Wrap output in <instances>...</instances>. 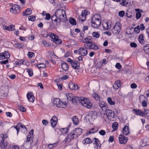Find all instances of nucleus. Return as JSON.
I'll return each instance as SVG.
<instances>
[{
  "instance_id": "obj_5",
  "label": "nucleus",
  "mask_w": 149,
  "mask_h": 149,
  "mask_svg": "<svg viewBox=\"0 0 149 149\" xmlns=\"http://www.w3.org/2000/svg\"><path fill=\"white\" fill-rule=\"evenodd\" d=\"M120 26L121 25L119 23H116L113 28L111 29L112 32L114 34H118L121 30Z\"/></svg>"
},
{
  "instance_id": "obj_33",
  "label": "nucleus",
  "mask_w": 149,
  "mask_h": 149,
  "mask_svg": "<svg viewBox=\"0 0 149 149\" xmlns=\"http://www.w3.org/2000/svg\"><path fill=\"white\" fill-rule=\"evenodd\" d=\"M7 137V135L6 134H1L0 135V141L4 140Z\"/></svg>"
},
{
  "instance_id": "obj_37",
  "label": "nucleus",
  "mask_w": 149,
  "mask_h": 149,
  "mask_svg": "<svg viewBox=\"0 0 149 149\" xmlns=\"http://www.w3.org/2000/svg\"><path fill=\"white\" fill-rule=\"evenodd\" d=\"M144 116H143L147 118H149V110L148 109L145 110L144 112Z\"/></svg>"
},
{
  "instance_id": "obj_30",
  "label": "nucleus",
  "mask_w": 149,
  "mask_h": 149,
  "mask_svg": "<svg viewBox=\"0 0 149 149\" xmlns=\"http://www.w3.org/2000/svg\"><path fill=\"white\" fill-rule=\"evenodd\" d=\"M139 40L141 44H144L145 41L143 39V35L141 34L139 36Z\"/></svg>"
},
{
  "instance_id": "obj_52",
  "label": "nucleus",
  "mask_w": 149,
  "mask_h": 149,
  "mask_svg": "<svg viewBox=\"0 0 149 149\" xmlns=\"http://www.w3.org/2000/svg\"><path fill=\"white\" fill-rule=\"evenodd\" d=\"M134 31L135 32L137 33H139L140 31V27L139 26H138L134 29Z\"/></svg>"
},
{
  "instance_id": "obj_62",
  "label": "nucleus",
  "mask_w": 149,
  "mask_h": 149,
  "mask_svg": "<svg viewBox=\"0 0 149 149\" xmlns=\"http://www.w3.org/2000/svg\"><path fill=\"white\" fill-rule=\"evenodd\" d=\"M99 133L102 135H104L106 134V132L104 130H102L99 131Z\"/></svg>"
},
{
  "instance_id": "obj_53",
  "label": "nucleus",
  "mask_w": 149,
  "mask_h": 149,
  "mask_svg": "<svg viewBox=\"0 0 149 149\" xmlns=\"http://www.w3.org/2000/svg\"><path fill=\"white\" fill-rule=\"evenodd\" d=\"M27 71L30 76H31L33 75V71L31 70L30 69H28Z\"/></svg>"
},
{
  "instance_id": "obj_60",
  "label": "nucleus",
  "mask_w": 149,
  "mask_h": 149,
  "mask_svg": "<svg viewBox=\"0 0 149 149\" xmlns=\"http://www.w3.org/2000/svg\"><path fill=\"white\" fill-rule=\"evenodd\" d=\"M132 88H135L137 87V85L134 83L132 84L130 86Z\"/></svg>"
},
{
  "instance_id": "obj_18",
  "label": "nucleus",
  "mask_w": 149,
  "mask_h": 149,
  "mask_svg": "<svg viewBox=\"0 0 149 149\" xmlns=\"http://www.w3.org/2000/svg\"><path fill=\"white\" fill-rule=\"evenodd\" d=\"M69 87L72 90H76L78 89V87L76 85H75L73 82H70L69 84Z\"/></svg>"
},
{
  "instance_id": "obj_22",
  "label": "nucleus",
  "mask_w": 149,
  "mask_h": 149,
  "mask_svg": "<svg viewBox=\"0 0 149 149\" xmlns=\"http://www.w3.org/2000/svg\"><path fill=\"white\" fill-rule=\"evenodd\" d=\"M120 86V81L118 80L113 84V88L114 89H117Z\"/></svg>"
},
{
  "instance_id": "obj_31",
  "label": "nucleus",
  "mask_w": 149,
  "mask_h": 149,
  "mask_svg": "<svg viewBox=\"0 0 149 149\" xmlns=\"http://www.w3.org/2000/svg\"><path fill=\"white\" fill-rule=\"evenodd\" d=\"M66 96L68 101H71L73 98V95L71 93H67L66 94Z\"/></svg>"
},
{
  "instance_id": "obj_51",
  "label": "nucleus",
  "mask_w": 149,
  "mask_h": 149,
  "mask_svg": "<svg viewBox=\"0 0 149 149\" xmlns=\"http://www.w3.org/2000/svg\"><path fill=\"white\" fill-rule=\"evenodd\" d=\"M15 29V26L13 25H11L8 26V30L10 31H13Z\"/></svg>"
},
{
  "instance_id": "obj_38",
  "label": "nucleus",
  "mask_w": 149,
  "mask_h": 149,
  "mask_svg": "<svg viewBox=\"0 0 149 149\" xmlns=\"http://www.w3.org/2000/svg\"><path fill=\"white\" fill-rule=\"evenodd\" d=\"M60 131L63 134H66L68 133V129L67 128H61L60 129Z\"/></svg>"
},
{
  "instance_id": "obj_36",
  "label": "nucleus",
  "mask_w": 149,
  "mask_h": 149,
  "mask_svg": "<svg viewBox=\"0 0 149 149\" xmlns=\"http://www.w3.org/2000/svg\"><path fill=\"white\" fill-rule=\"evenodd\" d=\"M118 126V123L116 122H114L112 125V128L114 130H116L117 129Z\"/></svg>"
},
{
  "instance_id": "obj_54",
  "label": "nucleus",
  "mask_w": 149,
  "mask_h": 149,
  "mask_svg": "<svg viewBox=\"0 0 149 149\" xmlns=\"http://www.w3.org/2000/svg\"><path fill=\"white\" fill-rule=\"evenodd\" d=\"M18 125L19 126V127H21L23 129H25L26 131H27V129L26 126L23 125H22L21 123H18Z\"/></svg>"
},
{
  "instance_id": "obj_7",
  "label": "nucleus",
  "mask_w": 149,
  "mask_h": 149,
  "mask_svg": "<svg viewBox=\"0 0 149 149\" xmlns=\"http://www.w3.org/2000/svg\"><path fill=\"white\" fill-rule=\"evenodd\" d=\"M51 38L53 39L52 41L57 44H61L62 42V40L58 38V37L54 33H51L49 35Z\"/></svg>"
},
{
  "instance_id": "obj_4",
  "label": "nucleus",
  "mask_w": 149,
  "mask_h": 149,
  "mask_svg": "<svg viewBox=\"0 0 149 149\" xmlns=\"http://www.w3.org/2000/svg\"><path fill=\"white\" fill-rule=\"evenodd\" d=\"M53 103L58 107L65 108L66 106V103H63L60 100L59 98H56L54 100Z\"/></svg>"
},
{
  "instance_id": "obj_35",
  "label": "nucleus",
  "mask_w": 149,
  "mask_h": 149,
  "mask_svg": "<svg viewBox=\"0 0 149 149\" xmlns=\"http://www.w3.org/2000/svg\"><path fill=\"white\" fill-rule=\"evenodd\" d=\"M69 22L71 24L74 25L76 24V22L75 19L71 18L69 20Z\"/></svg>"
},
{
  "instance_id": "obj_28",
  "label": "nucleus",
  "mask_w": 149,
  "mask_h": 149,
  "mask_svg": "<svg viewBox=\"0 0 149 149\" xmlns=\"http://www.w3.org/2000/svg\"><path fill=\"white\" fill-rule=\"evenodd\" d=\"M98 47L95 44V43L94 42H93V43H91L90 45V49H94V50H97L98 49Z\"/></svg>"
},
{
  "instance_id": "obj_57",
  "label": "nucleus",
  "mask_w": 149,
  "mask_h": 149,
  "mask_svg": "<svg viewBox=\"0 0 149 149\" xmlns=\"http://www.w3.org/2000/svg\"><path fill=\"white\" fill-rule=\"evenodd\" d=\"M95 144L96 145V146H95V148L96 149H97L99 148H100L101 144H100V143H96V144Z\"/></svg>"
},
{
  "instance_id": "obj_11",
  "label": "nucleus",
  "mask_w": 149,
  "mask_h": 149,
  "mask_svg": "<svg viewBox=\"0 0 149 149\" xmlns=\"http://www.w3.org/2000/svg\"><path fill=\"white\" fill-rule=\"evenodd\" d=\"M119 139L120 143L122 144L126 143L128 140L127 137L124 136L122 134L119 135Z\"/></svg>"
},
{
  "instance_id": "obj_41",
  "label": "nucleus",
  "mask_w": 149,
  "mask_h": 149,
  "mask_svg": "<svg viewBox=\"0 0 149 149\" xmlns=\"http://www.w3.org/2000/svg\"><path fill=\"white\" fill-rule=\"evenodd\" d=\"M2 53L4 58H8L10 57V55L8 52H5Z\"/></svg>"
},
{
  "instance_id": "obj_34",
  "label": "nucleus",
  "mask_w": 149,
  "mask_h": 149,
  "mask_svg": "<svg viewBox=\"0 0 149 149\" xmlns=\"http://www.w3.org/2000/svg\"><path fill=\"white\" fill-rule=\"evenodd\" d=\"M136 10L137 12L136 13V18L137 19H139L141 16V14L140 13L139 11L140 10L139 9H136Z\"/></svg>"
},
{
  "instance_id": "obj_23",
  "label": "nucleus",
  "mask_w": 149,
  "mask_h": 149,
  "mask_svg": "<svg viewBox=\"0 0 149 149\" xmlns=\"http://www.w3.org/2000/svg\"><path fill=\"white\" fill-rule=\"evenodd\" d=\"M142 146H144L149 145V139L146 137L144 138L143 140V143L141 144Z\"/></svg>"
},
{
  "instance_id": "obj_55",
  "label": "nucleus",
  "mask_w": 149,
  "mask_h": 149,
  "mask_svg": "<svg viewBox=\"0 0 149 149\" xmlns=\"http://www.w3.org/2000/svg\"><path fill=\"white\" fill-rule=\"evenodd\" d=\"M125 12L123 11H121L118 12V15L120 17H123L124 15Z\"/></svg>"
},
{
  "instance_id": "obj_27",
  "label": "nucleus",
  "mask_w": 149,
  "mask_h": 149,
  "mask_svg": "<svg viewBox=\"0 0 149 149\" xmlns=\"http://www.w3.org/2000/svg\"><path fill=\"white\" fill-rule=\"evenodd\" d=\"M92 142V141L89 138H86L83 141V144H90Z\"/></svg>"
},
{
  "instance_id": "obj_43",
  "label": "nucleus",
  "mask_w": 149,
  "mask_h": 149,
  "mask_svg": "<svg viewBox=\"0 0 149 149\" xmlns=\"http://www.w3.org/2000/svg\"><path fill=\"white\" fill-rule=\"evenodd\" d=\"M24 60L22 59H20L18 61H16L15 64L16 65H20L22 64H24Z\"/></svg>"
},
{
  "instance_id": "obj_15",
  "label": "nucleus",
  "mask_w": 149,
  "mask_h": 149,
  "mask_svg": "<svg viewBox=\"0 0 149 149\" xmlns=\"http://www.w3.org/2000/svg\"><path fill=\"white\" fill-rule=\"evenodd\" d=\"M58 119L55 116H53L50 120L51 124L52 127H55L57 122Z\"/></svg>"
},
{
  "instance_id": "obj_29",
  "label": "nucleus",
  "mask_w": 149,
  "mask_h": 149,
  "mask_svg": "<svg viewBox=\"0 0 149 149\" xmlns=\"http://www.w3.org/2000/svg\"><path fill=\"white\" fill-rule=\"evenodd\" d=\"M72 119L73 123L75 125H77L79 123V120L76 116H73Z\"/></svg>"
},
{
  "instance_id": "obj_39",
  "label": "nucleus",
  "mask_w": 149,
  "mask_h": 149,
  "mask_svg": "<svg viewBox=\"0 0 149 149\" xmlns=\"http://www.w3.org/2000/svg\"><path fill=\"white\" fill-rule=\"evenodd\" d=\"M107 101L108 103L111 105H114L115 104L114 102L112 101L111 98L110 97L107 98Z\"/></svg>"
},
{
  "instance_id": "obj_46",
  "label": "nucleus",
  "mask_w": 149,
  "mask_h": 149,
  "mask_svg": "<svg viewBox=\"0 0 149 149\" xmlns=\"http://www.w3.org/2000/svg\"><path fill=\"white\" fill-rule=\"evenodd\" d=\"M86 19V17L83 16L81 15L80 16H79V21H81L82 22H83Z\"/></svg>"
},
{
  "instance_id": "obj_61",
  "label": "nucleus",
  "mask_w": 149,
  "mask_h": 149,
  "mask_svg": "<svg viewBox=\"0 0 149 149\" xmlns=\"http://www.w3.org/2000/svg\"><path fill=\"white\" fill-rule=\"evenodd\" d=\"M45 19L47 20H49L51 18V15L49 13H47L46 14Z\"/></svg>"
},
{
  "instance_id": "obj_19",
  "label": "nucleus",
  "mask_w": 149,
  "mask_h": 149,
  "mask_svg": "<svg viewBox=\"0 0 149 149\" xmlns=\"http://www.w3.org/2000/svg\"><path fill=\"white\" fill-rule=\"evenodd\" d=\"M133 111L134 113L135 114L140 116H144V113H143V112L141 110L136 109H134L132 110Z\"/></svg>"
},
{
  "instance_id": "obj_2",
  "label": "nucleus",
  "mask_w": 149,
  "mask_h": 149,
  "mask_svg": "<svg viewBox=\"0 0 149 149\" xmlns=\"http://www.w3.org/2000/svg\"><path fill=\"white\" fill-rule=\"evenodd\" d=\"M101 21L100 16L97 14H95L91 20L92 26L95 28H97L101 24Z\"/></svg>"
},
{
  "instance_id": "obj_20",
  "label": "nucleus",
  "mask_w": 149,
  "mask_h": 149,
  "mask_svg": "<svg viewBox=\"0 0 149 149\" xmlns=\"http://www.w3.org/2000/svg\"><path fill=\"white\" fill-rule=\"evenodd\" d=\"M27 99L29 102H33L34 100V97L32 94L30 93H29L27 95Z\"/></svg>"
},
{
  "instance_id": "obj_12",
  "label": "nucleus",
  "mask_w": 149,
  "mask_h": 149,
  "mask_svg": "<svg viewBox=\"0 0 149 149\" xmlns=\"http://www.w3.org/2000/svg\"><path fill=\"white\" fill-rule=\"evenodd\" d=\"M80 64L79 62L75 60H72L71 65L74 69L78 70L79 69Z\"/></svg>"
},
{
  "instance_id": "obj_59",
  "label": "nucleus",
  "mask_w": 149,
  "mask_h": 149,
  "mask_svg": "<svg viewBox=\"0 0 149 149\" xmlns=\"http://www.w3.org/2000/svg\"><path fill=\"white\" fill-rule=\"evenodd\" d=\"M28 57L29 58H31L34 55V53L32 52H28Z\"/></svg>"
},
{
  "instance_id": "obj_32",
  "label": "nucleus",
  "mask_w": 149,
  "mask_h": 149,
  "mask_svg": "<svg viewBox=\"0 0 149 149\" xmlns=\"http://www.w3.org/2000/svg\"><path fill=\"white\" fill-rule=\"evenodd\" d=\"M143 50L147 54H149V44H147L143 47Z\"/></svg>"
},
{
  "instance_id": "obj_64",
  "label": "nucleus",
  "mask_w": 149,
  "mask_h": 149,
  "mask_svg": "<svg viewBox=\"0 0 149 149\" xmlns=\"http://www.w3.org/2000/svg\"><path fill=\"white\" fill-rule=\"evenodd\" d=\"M139 27L140 29L142 31H143L145 29V27L144 26L143 24H141Z\"/></svg>"
},
{
  "instance_id": "obj_16",
  "label": "nucleus",
  "mask_w": 149,
  "mask_h": 149,
  "mask_svg": "<svg viewBox=\"0 0 149 149\" xmlns=\"http://www.w3.org/2000/svg\"><path fill=\"white\" fill-rule=\"evenodd\" d=\"M75 134V135L77 138L81 134L82 132V130L79 128H77L72 130Z\"/></svg>"
},
{
  "instance_id": "obj_25",
  "label": "nucleus",
  "mask_w": 149,
  "mask_h": 149,
  "mask_svg": "<svg viewBox=\"0 0 149 149\" xmlns=\"http://www.w3.org/2000/svg\"><path fill=\"white\" fill-rule=\"evenodd\" d=\"M123 133L125 135H127L129 133L128 128L127 126H125L123 128Z\"/></svg>"
},
{
  "instance_id": "obj_56",
  "label": "nucleus",
  "mask_w": 149,
  "mask_h": 149,
  "mask_svg": "<svg viewBox=\"0 0 149 149\" xmlns=\"http://www.w3.org/2000/svg\"><path fill=\"white\" fill-rule=\"evenodd\" d=\"M42 42L43 45L45 46L46 47H48L50 46V43L47 42L45 41H43Z\"/></svg>"
},
{
  "instance_id": "obj_1",
  "label": "nucleus",
  "mask_w": 149,
  "mask_h": 149,
  "mask_svg": "<svg viewBox=\"0 0 149 149\" xmlns=\"http://www.w3.org/2000/svg\"><path fill=\"white\" fill-rule=\"evenodd\" d=\"M71 101L73 104H76L80 102L84 107L88 109L91 108L92 106L90 100L89 99H86L84 97H73Z\"/></svg>"
},
{
  "instance_id": "obj_50",
  "label": "nucleus",
  "mask_w": 149,
  "mask_h": 149,
  "mask_svg": "<svg viewBox=\"0 0 149 149\" xmlns=\"http://www.w3.org/2000/svg\"><path fill=\"white\" fill-rule=\"evenodd\" d=\"M93 97L96 100H100V97L97 94L95 93L93 95Z\"/></svg>"
},
{
  "instance_id": "obj_13",
  "label": "nucleus",
  "mask_w": 149,
  "mask_h": 149,
  "mask_svg": "<svg viewBox=\"0 0 149 149\" xmlns=\"http://www.w3.org/2000/svg\"><path fill=\"white\" fill-rule=\"evenodd\" d=\"M51 19L53 21L55 22L54 25L58 27L60 25L61 22H59V19L57 18L55 14V15H53L52 16Z\"/></svg>"
},
{
  "instance_id": "obj_14",
  "label": "nucleus",
  "mask_w": 149,
  "mask_h": 149,
  "mask_svg": "<svg viewBox=\"0 0 149 149\" xmlns=\"http://www.w3.org/2000/svg\"><path fill=\"white\" fill-rule=\"evenodd\" d=\"M78 52L79 54L82 56L86 55L88 53V50L86 48H80L78 49Z\"/></svg>"
},
{
  "instance_id": "obj_8",
  "label": "nucleus",
  "mask_w": 149,
  "mask_h": 149,
  "mask_svg": "<svg viewBox=\"0 0 149 149\" xmlns=\"http://www.w3.org/2000/svg\"><path fill=\"white\" fill-rule=\"evenodd\" d=\"M105 111V113L109 119L111 120L114 118V113L111 110L107 109Z\"/></svg>"
},
{
  "instance_id": "obj_47",
  "label": "nucleus",
  "mask_w": 149,
  "mask_h": 149,
  "mask_svg": "<svg viewBox=\"0 0 149 149\" xmlns=\"http://www.w3.org/2000/svg\"><path fill=\"white\" fill-rule=\"evenodd\" d=\"M28 19L29 20L33 21L36 19V16L33 15L30 16L28 17Z\"/></svg>"
},
{
  "instance_id": "obj_48",
  "label": "nucleus",
  "mask_w": 149,
  "mask_h": 149,
  "mask_svg": "<svg viewBox=\"0 0 149 149\" xmlns=\"http://www.w3.org/2000/svg\"><path fill=\"white\" fill-rule=\"evenodd\" d=\"M93 36L96 38H98L100 36V34L97 32H93L92 33Z\"/></svg>"
},
{
  "instance_id": "obj_49",
  "label": "nucleus",
  "mask_w": 149,
  "mask_h": 149,
  "mask_svg": "<svg viewBox=\"0 0 149 149\" xmlns=\"http://www.w3.org/2000/svg\"><path fill=\"white\" fill-rule=\"evenodd\" d=\"M106 26V28H105L106 29H110L111 27V25L109 24V25L108 22H106L105 24H104V26H103V27L105 28V27L104 26Z\"/></svg>"
},
{
  "instance_id": "obj_58",
  "label": "nucleus",
  "mask_w": 149,
  "mask_h": 149,
  "mask_svg": "<svg viewBox=\"0 0 149 149\" xmlns=\"http://www.w3.org/2000/svg\"><path fill=\"white\" fill-rule=\"evenodd\" d=\"M130 46L132 47L135 48L137 47V45L136 43L133 42L130 43Z\"/></svg>"
},
{
  "instance_id": "obj_42",
  "label": "nucleus",
  "mask_w": 149,
  "mask_h": 149,
  "mask_svg": "<svg viewBox=\"0 0 149 149\" xmlns=\"http://www.w3.org/2000/svg\"><path fill=\"white\" fill-rule=\"evenodd\" d=\"M89 13V12L87 10H84L82 11L81 15L86 17V15H88Z\"/></svg>"
},
{
  "instance_id": "obj_24",
  "label": "nucleus",
  "mask_w": 149,
  "mask_h": 149,
  "mask_svg": "<svg viewBox=\"0 0 149 149\" xmlns=\"http://www.w3.org/2000/svg\"><path fill=\"white\" fill-rule=\"evenodd\" d=\"M63 69L65 71L67 70L68 69L69 66L68 64L65 62H63L61 65Z\"/></svg>"
},
{
  "instance_id": "obj_6",
  "label": "nucleus",
  "mask_w": 149,
  "mask_h": 149,
  "mask_svg": "<svg viewBox=\"0 0 149 149\" xmlns=\"http://www.w3.org/2000/svg\"><path fill=\"white\" fill-rule=\"evenodd\" d=\"M76 138V136H75V134L74 133V132L72 131L66 137L65 139L64 140V142H70L74 138Z\"/></svg>"
},
{
  "instance_id": "obj_26",
  "label": "nucleus",
  "mask_w": 149,
  "mask_h": 149,
  "mask_svg": "<svg viewBox=\"0 0 149 149\" xmlns=\"http://www.w3.org/2000/svg\"><path fill=\"white\" fill-rule=\"evenodd\" d=\"M32 13L31 9L30 8L27 9L25 12H23V16L29 15Z\"/></svg>"
},
{
  "instance_id": "obj_63",
  "label": "nucleus",
  "mask_w": 149,
  "mask_h": 149,
  "mask_svg": "<svg viewBox=\"0 0 149 149\" xmlns=\"http://www.w3.org/2000/svg\"><path fill=\"white\" fill-rule=\"evenodd\" d=\"M121 67V65L119 63H117L116 65V67L118 69H120Z\"/></svg>"
},
{
  "instance_id": "obj_3",
  "label": "nucleus",
  "mask_w": 149,
  "mask_h": 149,
  "mask_svg": "<svg viewBox=\"0 0 149 149\" xmlns=\"http://www.w3.org/2000/svg\"><path fill=\"white\" fill-rule=\"evenodd\" d=\"M55 14L57 18L59 19V22H61V20L64 19L66 17L65 11L62 9L56 10Z\"/></svg>"
},
{
  "instance_id": "obj_10",
  "label": "nucleus",
  "mask_w": 149,
  "mask_h": 149,
  "mask_svg": "<svg viewBox=\"0 0 149 149\" xmlns=\"http://www.w3.org/2000/svg\"><path fill=\"white\" fill-rule=\"evenodd\" d=\"M97 112L95 111H91L87 115L86 117H88L90 116L88 118V120H91L92 119H95L97 117Z\"/></svg>"
},
{
  "instance_id": "obj_44",
  "label": "nucleus",
  "mask_w": 149,
  "mask_h": 149,
  "mask_svg": "<svg viewBox=\"0 0 149 149\" xmlns=\"http://www.w3.org/2000/svg\"><path fill=\"white\" fill-rule=\"evenodd\" d=\"M39 69L45 68L46 67V65L44 63H41L36 65Z\"/></svg>"
},
{
  "instance_id": "obj_9",
  "label": "nucleus",
  "mask_w": 149,
  "mask_h": 149,
  "mask_svg": "<svg viewBox=\"0 0 149 149\" xmlns=\"http://www.w3.org/2000/svg\"><path fill=\"white\" fill-rule=\"evenodd\" d=\"M19 6L17 5H14L10 9V12L13 13L17 14L20 12Z\"/></svg>"
},
{
  "instance_id": "obj_45",
  "label": "nucleus",
  "mask_w": 149,
  "mask_h": 149,
  "mask_svg": "<svg viewBox=\"0 0 149 149\" xmlns=\"http://www.w3.org/2000/svg\"><path fill=\"white\" fill-rule=\"evenodd\" d=\"M23 44H16L14 45L15 47V48H17L18 49H21L23 46Z\"/></svg>"
},
{
  "instance_id": "obj_17",
  "label": "nucleus",
  "mask_w": 149,
  "mask_h": 149,
  "mask_svg": "<svg viewBox=\"0 0 149 149\" xmlns=\"http://www.w3.org/2000/svg\"><path fill=\"white\" fill-rule=\"evenodd\" d=\"M99 104L100 107L103 111L105 110L106 109L108 108V106L107 104L103 102H100L99 103Z\"/></svg>"
},
{
  "instance_id": "obj_21",
  "label": "nucleus",
  "mask_w": 149,
  "mask_h": 149,
  "mask_svg": "<svg viewBox=\"0 0 149 149\" xmlns=\"http://www.w3.org/2000/svg\"><path fill=\"white\" fill-rule=\"evenodd\" d=\"M0 146L1 148L4 149L6 148L8 144L7 141L3 140L2 141H0Z\"/></svg>"
},
{
  "instance_id": "obj_40",
  "label": "nucleus",
  "mask_w": 149,
  "mask_h": 149,
  "mask_svg": "<svg viewBox=\"0 0 149 149\" xmlns=\"http://www.w3.org/2000/svg\"><path fill=\"white\" fill-rule=\"evenodd\" d=\"M18 109L20 111L24 112L26 110L25 108L23 106H22L21 105H18Z\"/></svg>"
}]
</instances>
